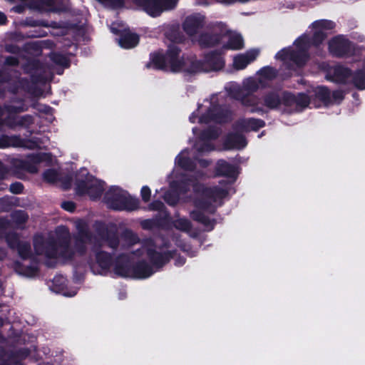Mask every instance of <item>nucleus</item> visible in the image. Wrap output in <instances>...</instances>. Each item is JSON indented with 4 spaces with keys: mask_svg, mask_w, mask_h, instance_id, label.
I'll use <instances>...</instances> for the list:
<instances>
[{
    "mask_svg": "<svg viewBox=\"0 0 365 365\" xmlns=\"http://www.w3.org/2000/svg\"><path fill=\"white\" fill-rule=\"evenodd\" d=\"M190 187L193 188L195 192V210L191 212L190 215L193 220L202 222L210 230L213 228V225L205 215V212H212L216 207L221 205L222 200L228 193L227 182L222 181L220 182V187H204L196 182L195 180L184 178H180V182L174 180L170 182L171 189L175 192L178 191L179 193L187 192Z\"/></svg>",
    "mask_w": 365,
    "mask_h": 365,
    "instance_id": "f257e3e1",
    "label": "nucleus"
},
{
    "mask_svg": "<svg viewBox=\"0 0 365 365\" xmlns=\"http://www.w3.org/2000/svg\"><path fill=\"white\" fill-rule=\"evenodd\" d=\"M179 51L175 46H170L165 56L159 53L153 54L147 66L156 69H170L173 72L195 73L218 71L225 66L222 57L216 53L207 54L201 61L195 58H180Z\"/></svg>",
    "mask_w": 365,
    "mask_h": 365,
    "instance_id": "f03ea898",
    "label": "nucleus"
},
{
    "mask_svg": "<svg viewBox=\"0 0 365 365\" xmlns=\"http://www.w3.org/2000/svg\"><path fill=\"white\" fill-rule=\"evenodd\" d=\"M314 35L312 42L307 35H302L294 42L292 48H283L275 56L277 59L282 61L287 68L302 66L308 58L307 49L311 43L318 46L326 38L327 31L335 27V24L331 21L318 20L312 24Z\"/></svg>",
    "mask_w": 365,
    "mask_h": 365,
    "instance_id": "7ed1b4c3",
    "label": "nucleus"
},
{
    "mask_svg": "<svg viewBox=\"0 0 365 365\" xmlns=\"http://www.w3.org/2000/svg\"><path fill=\"white\" fill-rule=\"evenodd\" d=\"M144 251H146L150 262L159 267L167 262L171 257L170 252H157L153 242L148 241L142 247V250H137L131 254V256L124 255L120 256L114 264L115 272L125 277L143 279L150 277L153 272L151 268L142 264L136 267L131 266V262H134L135 259Z\"/></svg>",
    "mask_w": 365,
    "mask_h": 365,
    "instance_id": "20e7f679",
    "label": "nucleus"
},
{
    "mask_svg": "<svg viewBox=\"0 0 365 365\" xmlns=\"http://www.w3.org/2000/svg\"><path fill=\"white\" fill-rule=\"evenodd\" d=\"M99 240H93L91 235L86 231H80L76 242V246L79 247L80 244H86L87 242L94 243L93 256L91 257L89 264L92 272L96 274H103L110 268L112 262L110 256L106 252L101 250L97 245L101 247L107 243L110 247L115 248L118 244V240L116 234L113 230H103L98 235Z\"/></svg>",
    "mask_w": 365,
    "mask_h": 365,
    "instance_id": "39448f33",
    "label": "nucleus"
},
{
    "mask_svg": "<svg viewBox=\"0 0 365 365\" xmlns=\"http://www.w3.org/2000/svg\"><path fill=\"white\" fill-rule=\"evenodd\" d=\"M34 246L36 254L42 259H67L71 256L67 241L53 242L45 240L42 236H36Z\"/></svg>",
    "mask_w": 365,
    "mask_h": 365,
    "instance_id": "423d86ee",
    "label": "nucleus"
},
{
    "mask_svg": "<svg viewBox=\"0 0 365 365\" xmlns=\"http://www.w3.org/2000/svg\"><path fill=\"white\" fill-rule=\"evenodd\" d=\"M215 101V97L212 98V101H205L192 113L190 117V121L192 123L197 122L200 125L227 121L230 118V113L227 111L224 112L221 108L214 105Z\"/></svg>",
    "mask_w": 365,
    "mask_h": 365,
    "instance_id": "0eeeda50",
    "label": "nucleus"
},
{
    "mask_svg": "<svg viewBox=\"0 0 365 365\" xmlns=\"http://www.w3.org/2000/svg\"><path fill=\"white\" fill-rule=\"evenodd\" d=\"M8 245L14 248L17 247L18 252L23 260V262H16L14 264V269L19 274L33 277L37 272L36 265H30L31 261L34 260L33 257L29 254V245L25 242H20L19 237L15 234H8L6 236Z\"/></svg>",
    "mask_w": 365,
    "mask_h": 365,
    "instance_id": "6e6552de",
    "label": "nucleus"
},
{
    "mask_svg": "<svg viewBox=\"0 0 365 365\" xmlns=\"http://www.w3.org/2000/svg\"><path fill=\"white\" fill-rule=\"evenodd\" d=\"M205 26V17L200 14H195L185 19L183 29L192 41L197 42L202 46H213L217 41L211 40L212 36L202 31Z\"/></svg>",
    "mask_w": 365,
    "mask_h": 365,
    "instance_id": "1a4fd4ad",
    "label": "nucleus"
},
{
    "mask_svg": "<svg viewBox=\"0 0 365 365\" xmlns=\"http://www.w3.org/2000/svg\"><path fill=\"white\" fill-rule=\"evenodd\" d=\"M351 77L354 86L359 89H365V60L362 61L360 68L354 73L349 69L336 66L328 71L327 78L332 81L345 83Z\"/></svg>",
    "mask_w": 365,
    "mask_h": 365,
    "instance_id": "9d476101",
    "label": "nucleus"
},
{
    "mask_svg": "<svg viewBox=\"0 0 365 365\" xmlns=\"http://www.w3.org/2000/svg\"><path fill=\"white\" fill-rule=\"evenodd\" d=\"M104 201L110 208L113 210H133L138 207V201L126 191L118 187H111L106 193Z\"/></svg>",
    "mask_w": 365,
    "mask_h": 365,
    "instance_id": "9b49d317",
    "label": "nucleus"
},
{
    "mask_svg": "<svg viewBox=\"0 0 365 365\" xmlns=\"http://www.w3.org/2000/svg\"><path fill=\"white\" fill-rule=\"evenodd\" d=\"M76 190L78 194L87 195L91 199L98 198L103 190V182L88 175L85 168L80 170L76 179Z\"/></svg>",
    "mask_w": 365,
    "mask_h": 365,
    "instance_id": "f8f14e48",
    "label": "nucleus"
},
{
    "mask_svg": "<svg viewBox=\"0 0 365 365\" xmlns=\"http://www.w3.org/2000/svg\"><path fill=\"white\" fill-rule=\"evenodd\" d=\"M214 36H212L211 40H216L215 44L220 43L222 46L228 49L237 50L243 47V39L237 33L230 31L227 27L219 23L213 28Z\"/></svg>",
    "mask_w": 365,
    "mask_h": 365,
    "instance_id": "ddd939ff",
    "label": "nucleus"
},
{
    "mask_svg": "<svg viewBox=\"0 0 365 365\" xmlns=\"http://www.w3.org/2000/svg\"><path fill=\"white\" fill-rule=\"evenodd\" d=\"M151 16H159L163 11L173 9L178 0H133Z\"/></svg>",
    "mask_w": 365,
    "mask_h": 365,
    "instance_id": "4468645a",
    "label": "nucleus"
},
{
    "mask_svg": "<svg viewBox=\"0 0 365 365\" xmlns=\"http://www.w3.org/2000/svg\"><path fill=\"white\" fill-rule=\"evenodd\" d=\"M230 95L235 99L241 102V103L250 109L252 112H259L262 110L259 106L258 98L252 94H245L240 91V85L235 83H231L227 87Z\"/></svg>",
    "mask_w": 365,
    "mask_h": 365,
    "instance_id": "2eb2a0df",
    "label": "nucleus"
},
{
    "mask_svg": "<svg viewBox=\"0 0 365 365\" xmlns=\"http://www.w3.org/2000/svg\"><path fill=\"white\" fill-rule=\"evenodd\" d=\"M329 52L336 56L349 55L352 51L350 42L342 36H337L329 41Z\"/></svg>",
    "mask_w": 365,
    "mask_h": 365,
    "instance_id": "dca6fc26",
    "label": "nucleus"
},
{
    "mask_svg": "<svg viewBox=\"0 0 365 365\" xmlns=\"http://www.w3.org/2000/svg\"><path fill=\"white\" fill-rule=\"evenodd\" d=\"M217 135L218 131L217 130L204 132L195 145V150L200 154H204L214 149V146L211 143L210 140L216 138Z\"/></svg>",
    "mask_w": 365,
    "mask_h": 365,
    "instance_id": "f3484780",
    "label": "nucleus"
},
{
    "mask_svg": "<svg viewBox=\"0 0 365 365\" xmlns=\"http://www.w3.org/2000/svg\"><path fill=\"white\" fill-rule=\"evenodd\" d=\"M258 55L259 51L257 49H252L245 53L236 55L233 58V67L237 70H242L254 61Z\"/></svg>",
    "mask_w": 365,
    "mask_h": 365,
    "instance_id": "a211bd4d",
    "label": "nucleus"
},
{
    "mask_svg": "<svg viewBox=\"0 0 365 365\" xmlns=\"http://www.w3.org/2000/svg\"><path fill=\"white\" fill-rule=\"evenodd\" d=\"M53 287L51 289L58 293H61L66 297H73L77 293V289L72 288L71 289H67V280L63 276H56L53 281Z\"/></svg>",
    "mask_w": 365,
    "mask_h": 365,
    "instance_id": "6ab92c4d",
    "label": "nucleus"
},
{
    "mask_svg": "<svg viewBox=\"0 0 365 365\" xmlns=\"http://www.w3.org/2000/svg\"><path fill=\"white\" fill-rule=\"evenodd\" d=\"M316 93H317V97L327 104L329 103L330 102L338 103L340 101H341L342 99L344 98L343 92L340 91H336L332 93L331 96H332L333 99L331 101H330L329 100L330 93L328 91V90L324 87L317 88Z\"/></svg>",
    "mask_w": 365,
    "mask_h": 365,
    "instance_id": "aec40b11",
    "label": "nucleus"
},
{
    "mask_svg": "<svg viewBox=\"0 0 365 365\" xmlns=\"http://www.w3.org/2000/svg\"><path fill=\"white\" fill-rule=\"evenodd\" d=\"M264 122L259 119L249 118L243 119L238 122L237 129L241 132H249L251 130H257L264 127Z\"/></svg>",
    "mask_w": 365,
    "mask_h": 365,
    "instance_id": "412c9836",
    "label": "nucleus"
},
{
    "mask_svg": "<svg viewBox=\"0 0 365 365\" xmlns=\"http://www.w3.org/2000/svg\"><path fill=\"white\" fill-rule=\"evenodd\" d=\"M192 154L188 150H182L176 158L175 164L185 170H192L194 168L193 163L190 159Z\"/></svg>",
    "mask_w": 365,
    "mask_h": 365,
    "instance_id": "4be33fe9",
    "label": "nucleus"
},
{
    "mask_svg": "<svg viewBox=\"0 0 365 365\" xmlns=\"http://www.w3.org/2000/svg\"><path fill=\"white\" fill-rule=\"evenodd\" d=\"M247 145L246 140L243 136L238 134L230 135L225 143L227 149H242Z\"/></svg>",
    "mask_w": 365,
    "mask_h": 365,
    "instance_id": "5701e85b",
    "label": "nucleus"
},
{
    "mask_svg": "<svg viewBox=\"0 0 365 365\" xmlns=\"http://www.w3.org/2000/svg\"><path fill=\"white\" fill-rule=\"evenodd\" d=\"M260 86L259 79L257 80L250 77L242 81V86H240V89L242 93L252 94L257 91Z\"/></svg>",
    "mask_w": 365,
    "mask_h": 365,
    "instance_id": "b1692460",
    "label": "nucleus"
},
{
    "mask_svg": "<svg viewBox=\"0 0 365 365\" xmlns=\"http://www.w3.org/2000/svg\"><path fill=\"white\" fill-rule=\"evenodd\" d=\"M139 41V38L135 34L125 33L118 40L120 47L126 49L135 47Z\"/></svg>",
    "mask_w": 365,
    "mask_h": 365,
    "instance_id": "393cba45",
    "label": "nucleus"
},
{
    "mask_svg": "<svg viewBox=\"0 0 365 365\" xmlns=\"http://www.w3.org/2000/svg\"><path fill=\"white\" fill-rule=\"evenodd\" d=\"M217 172L218 175H225L235 179L237 175L236 168L224 160H220L217 165Z\"/></svg>",
    "mask_w": 365,
    "mask_h": 365,
    "instance_id": "a878e982",
    "label": "nucleus"
},
{
    "mask_svg": "<svg viewBox=\"0 0 365 365\" xmlns=\"http://www.w3.org/2000/svg\"><path fill=\"white\" fill-rule=\"evenodd\" d=\"M57 0H41L34 4L31 5V8L47 11H58L61 8L56 5Z\"/></svg>",
    "mask_w": 365,
    "mask_h": 365,
    "instance_id": "bb28decb",
    "label": "nucleus"
},
{
    "mask_svg": "<svg viewBox=\"0 0 365 365\" xmlns=\"http://www.w3.org/2000/svg\"><path fill=\"white\" fill-rule=\"evenodd\" d=\"M32 123V118L29 115L25 116H14L8 118L6 120L5 124L11 128H14L16 125L27 126Z\"/></svg>",
    "mask_w": 365,
    "mask_h": 365,
    "instance_id": "cd10ccee",
    "label": "nucleus"
},
{
    "mask_svg": "<svg viewBox=\"0 0 365 365\" xmlns=\"http://www.w3.org/2000/svg\"><path fill=\"white\" fill-rule=\"evenodd\" d=\"M259 82L261 86H264L267 81L272 80L276 76V71L272 67H264L259 72Z\"/></svg>",
    "mask_w": 365,
    "mask_h": 365,
    "instance_id": "c85d7f7f",
    "label": "nucleus"
},
{
    "mask_svg": "<svg viewBox=\"0 0 365 365\" xmlns=\"http://www.w3.org/2000/svg\"><path fill=\"white\" fill-rule=\"evenodd\" d=\"M121 243L123 246L130 247L138 242V237L130 230H126L121 236Z\"/></svg>",
    "mask_w": 365,
    "mask_h": 365,
    "instance_id": "c756f323",
    "label": "nucleus"
},
{
    "mask_svg": "<svg viewBox=\"0 0 365 365\" xmlns=\"http://www.w3.org/2000/svg\"><path fill=\"white\" fill-rule=\"evenodd\" d=\"M25 110L24 105L22 102H17L16 105H10L7 106L4 110L0 108V121L2 120V116L5 113L11 115L12 113L21 112Z\"/></svg>",
    "mask_w": 365,
    "mask_h": 365,
    "instance_id": "7c9ffc66",
    "label": "nucleus"
},
{
    "mask_svg": "<svg viewBox=\"0 0 365 365\" xmlns=\"http://www.w3.org/2000/svg\"><path fill=\"white\" fill-rule=\"evenodd\" d=\"M264 104L268 108H274L279 104V97L277 93H270L264 98Z\"/></svg>",
    "mask_w": 365,
    "mask_h": 365,
    "instance_id": "2f4dec72",
    "label": "nucleus"
},
{
    "mask_svg": "<svg viewBox=\"0 0 365 365\" xmlns=\"http://www.w3.org/2000/svg\"><path fill=\"white\" fill-rule=\"evenodd\" d=\"M174 226L182 231L187 232L190 229V222L185 218H179L175 220Z\"/></svg>",
    "mask_w": 365,
    "mask_h": 365,
    "instance_id": "473e14b6",
    "label": "nucleus"
},
{
    "mask_svg": "<svg viewBox=\"0 0 365 365\" xmlns=\"http://www.w3.org/2000/svg\"><path fill=\"white\" fill-rule=\"evenodd\" d=\"M58 173L53 169L48 170L43 173V178L49 182H55L58 179Z\"/></svg>",
    "mask_w": 365,
    "mask_h": 365,
    "instance_id": "72a5a7b5",
    "label": "nucleus"
},
{
    "mask_svg": "<svg viewBox=\"0 0 365 365\" xmlns=\"http://www.w3.org/2000/svg\"><path fill=\"white\" fill-rule=\"evenodd\" d=\"M296 102L299 106L305 108L309 103V98L307 95L301 93L297 97Z\"/></svg>",
    "mask_w": 365,
    "mask_h": 365,
    "instance_id": "f704fd0d",
    "label": "nucleus"
},
{
    "mask_svg": "<svg viewBox=\"0 0 365 365\" xmlns=\"http://www.w3.org/2000/svg\"><path fill=\"white\" fill-rule=\"evenodd\" d=\"M13 218L16 223H21L27 220L28 216L23 211H16L14 213Z\"/></svg>",
    "mask_w": 365,
    "mask_h": 365,
    "instance_id": "c9c22d12",
    "label": "nucleus"
},
{
    "mask_svg": "<svg viewBox=\"0 0 365 365\" xmlns=\"http://www.w3.org/2000/svg\"><path fill=\"white\" fill-rule=\"evenodd\" d=\"M52 59L54 62H56V63H58L59 65H61L63 66H68V61L64 56L55 53L53 55Z\"/></svg>",
    "mask_w": 365,
    "mask_h": 365,
    "instance_id": "e433bc0d",
    "label": "nucleus"
},
{
    "mask_svg": "<svg viewBox=\"0 0 365 365\" xmlns=\"http://www.w3.org/2000/svg\"><path fill=\"white\" fill-rule=\"evenodd\" d=\"M164 199L168 204L173 205L178 200V195H177L176 193H166L164 196Z\"/></svg>",
    "mask_w": 365,
    "mask_h": 365,
    "instance_id": "4c0bfd02",
    "label": "nucleus"
},
{
    "mask_svg": "<svg viewBox=\"0 0 365 365\" xmlns=\"http://www.w3.org/2000/svg\"><path fill=\"white\" fill-rule=\"evenodd\" d=\"M150 189L148 186H143L141 189V196L145 202L149 200L150 197Z\"/></svg>",
    "mask_w": 365,
    "mask_h": 365,
    "instance_id": "58836bf2",
    "label": "nucleus"
},
{
    "mask_svg": "<svg viewBox=\"0 0 365 365\" xmlns=\"http://www.w3.org/2000/svg\"><path fill=\"white\" fill-rule=\"evenodd\" d=\"M10 227V224L4 219H0V235L6 234Z\"/></svg>",
    "mask_w": 365,
    "mask_h": 365,
    "instance_id": "ea45409f",
    "label": "nucleus"
},
{
    "mask_svg": "<svg viewBox=\"0 0 365 365\" xmlns=\"http://www.w3.org/2000/svg\"><path fill=\"white\" fill-rule=\"evenodd\" d=\"M23 190V186L20 182H15L10 185V191L14 194L20 193Z\"/></svg>",
    "mask_w": 365,
    "mask_h": 365,
    "instance_id": "a19ab883",
    "label": "nucleus"
},
{
    "mask_svg": "<svg viewBox=\"0 0 365 365\" xmlns=\"http://www.w3.org/2000/svg\"><path fill=\"white\" fill-rule=\"evenodd\" d=\"M62 207L68 212H72L75 209V205L72 202H64L62 203Z\"/></svg>",
    "mask_w": 365,
    "mask_h": 365,
    "instance_id": "79ce46f5",
    "label": "nucleus"
},
{
    "mask_svg": "<svg viewBox=\"0 0 365 365\" xmlns=\"http://www.w3.org/2000/svg\"><path fill=\"white\" fill-rule=\"evenodd\" d=\"M163 207V204L160 201H155L150 205L151 210H161Z\"/></svg>",
    "mask_w": 365,
    "mask_h": 365,
    "instance_id": "37998d69",
    "label": "nucleus"
},
{
    "mask_svg": "<svg viewBox=\"0 0 365 365\" xmlns=\"http://www.w3.org/2000/svg\"><path fill=\"white\" fill-rule=\"evenodd\" d=\"M185 263V259L183 258L179 257L175 259V264L178 266H181Z\"/></svg>",
    "mask_w": 365,
    "mask_h": 365,
    "instance_id": "c03bdc74",
    "label": "nucleus"
},
{
    "mask_svg": "<svg viewBox=\"0 0 365 365\" xmlns=\"http://www.w3.org/2000/svg\"><path fill=\"white\" fill-rule=\"evenodd\" d=\"M6 21V17L5 14L2 12H0V24H4Z\"/></svg>",
    "mask_w": 365,
    "mask_h": 365,
    "instance_id": "a18cd8bd",
    "label": "nucleus"
},
{
    "mask_svg": "<svg viewBox=\"0 0 365 365\" xmlns=\"http://www.w3.org/2000/svg\"><path fill=\"white\" fill-rule=\"evenodd\" d=\"M27 170L32 173H36L38 171V169L36 166L28 168Z\"/></svg>",
    "mask_w": 365,
    "mask_h": 365,
    "instance_id": "49530a36",
    "label": "nucleus"
},
{
    "mask_svg": "<svg viewBox=\"0 0 365 365\" xmlns=\"http://www.w3.org/2000/svg\"><path fill=\"white\" fill-rule=\"evenodd\" d=\"M199 164L202 166V167H205L208 165V162L207 161H205V160H200L199 161Z\"/></svg>",
    "mask_w": 365,
    "mask_h": 365,
    "instance_id": "de8ad7c7",
    "label": "nucleus"
},
{
    "mask_svg": "<svg viewBox=\"0 0 365 365\" xmlns=\"http://www.w3.org/2000/svg\"><path fill=\"white\" fill-rule=\"evenodd\" d=\"M171 178H175L178 180V173L176 170H174L171 174Z\"/></svg>",
    "mask_w": 365,
    "mask_h": 365,
    "instance_id": "09e8293b",
    "label": "nucleus"
},
{
    "mask_svg": "<svg viewBox=\"0 0 365 365\" xmlns=\"http://www.w3.org/2000/svg\"><path fill=\"white\" fill-rule=\"evenodd\" d=\"M6 255V253L4 250H0V259H3Z\"/></svg>",
    "mask_w": 365,
    "mask_h": 365,
    "instance_id": "8fccbe9b",
    "label": "nucleus"
},
{
    "mask_svg": "<svg viewBox=\"0 0 365 365\" xmlns=\"http://www.w3.org/2000/svg\"><path fill=\"white\" fill-rule=\"evenodd\" d=\"M199 130H200V128H192V131H193L194 134H195V135L197 134V131Z\"/></svg>",
    "mask_w": 365,
    "mask_h": 365,
    "instance_id": "3c124183",
    "label": "nucleus"
},
{
    "mask_svg": "<svg viewBox=\"0 0 365 365\" xmlns=\"http://www.w3.org/2000/svg\"><path fill=\"white\" fill-rule=\"evenodd\" d=\"M111 30H112V31H113V33H117V32H118V31H117V30H115L113 27H111Z\"/></svg>",
    "mask_w": 365,
    "mask_h": 365,
    "instance_id": "603ef678",
    "label": "nucleus"
}]
</instances>
